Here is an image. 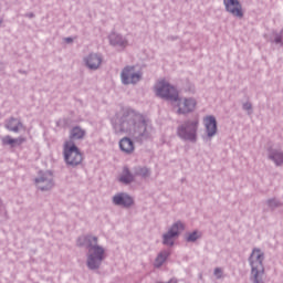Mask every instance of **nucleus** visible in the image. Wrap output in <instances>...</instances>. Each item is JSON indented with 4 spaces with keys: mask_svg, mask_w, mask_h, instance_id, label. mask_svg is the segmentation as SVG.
Masks as SVG:
<instances>
[{
    "mask_svg": "<svg viewBox=\"0 0 283 283\" xmlns=\"http://www.w3.org/2000/svg\"><path fill=\"white\" fill-rule=\"evenodd\" d=\"M271 43L277 45V48H282L283 45V36H274L271 39Z\"/></svg>",
    "mask_w": 283,
    "mask_h": 283,
    "instance_id": "nucleus-26",
    "label": "nucleus"
},
{
    "mask_svg": "<svg viewBox=\"0 0 283 283\" xmlns=\"http://www.w3.org/2000/svg\"><path fill=\"white\" fill-rule=\"evenodd\" d=\"M4 127L6 129H8V132H13V134H19V132L23 129V123H21V119L19 118L10 117L9 119L6 120Z\"/></svg>",
    "mask_w": 283,
    "mask_h": 283,
    "instance_id": "nucleus-15",
    "label": "nucleus"
},
{
    "mask_svg": "<svg viewBox=\"0 0 283 283\" xmlns=\"http://www.w3.org/2000/svg\"><path fill=\"white\" fill-rule=\"evenodd\" d=\"M252 283H264V251L260 248H253L248 259Z\"/></svg>",
    "mask_w": 283,
    "mask_h": 283,
    "instance_id": "nucleus-4",
    "label": "nucleus"
},
{
    "mask_svg": "<svg viewBox=\"0 0 283 283\" xmlns=\"http://www.w3.org/2000/svg\"><path fill=\"white\" fill-rule=\"evenodd\" d=\"M87 132L81 128V126H75L70 132V138L71 140H83Z\"/></svg>",
    "mask_w": 283,
    "mask_h": 283,
    "instance_id": "nucleus-19",
    "label": "nucleus"
},
{
    "mask_svg": "<svg viewBox=\"0 0 283 283\" xmlns=\"http://www.w3.org/2000/svg\"><path fill=\"white\" fill-rule=\"evenodd\" d=\"M182 231H185V223H182V221H176L172 223L168 228L167 232L161 235V243L164 247H174V244H176V240L180 238V233H182Z\"/></svg>",
    "mask_w": 283,
    "mask_h": 283,
    "instance_id": "nucleus-7",
    "label": "nucleus"
},
{
    "mask_svg": "<svg viewBox=\"0 0 283 283\" xmlns=\"http://www.w3.org/2000/svg\"><path fill=\"white\" fill-rule=\"evenodd\" d=\"M113 205L115 207H123L124 209H129L134 206V197L129 196L127 192H118L112 198Z\"/></svg>",
    "mask_w": 283,
    "mask_h": 283,
    "instance_id": "nucleus-12",
    "label": "nucleus"
},
{
    "mask_svg": "<svg viewBox=\"0 0 283 283\" xmlns=\"http://www.w3.org/2000/svg\"><path fill=\"white\" fill-rule=\"evenodd\" d=\"M203 126L206 129V136H203V140H211L216 134H218V120H216V116H206L203 118Z\"/></svg>",
    "mask_w": 283,
    "mask_h": 283,
    "instance_id": "nucleus-10",
    "label": "nucleus"
},
{
    "mask_svg": "<svg viewBox=\"0 0 283 283\" xmlns=\"http://www.w3.org/2000/svg\"><path fill=\"white\" fill-rule=\"evenodd\" d=\"M268 158L272 160L276 167L283 166V150L281 148H268Z\"/></svg>",
    "mask_w": 283,
    "mask_h": 283,
    "instance_id": "nucleus-14",
    "label": "nucleus"
},
{
    "mask_svg": "<svg viewBox=\"0 0 283 283\" xmlns=\"http://www.w3.org/2000/svg\"><path fill=\"white\" fill-rule=\"evenodd\" d=\"M64 43H67V44L74 43V39L73 38H65Z\"/></svg>",
    "mask_w": 283,
    "mask_h": 283,
    "instance_id": "nucleus-29",
    "label": "nucleus"
},
{
    "mask_svg": "<svg viewBox=\"0 0 283 283\" xmlns=\"http://www.w3.org/2000/svg\"><path fill=\"white\" fill-rule=\"evenodd\" d=\"M119 148L124 154H132L134 151V142L128 137H124L119 140Z\"/></svg>",
    "mask_w": 283,
    "mask_h": 283,
    "instance_id": "nucleus-20",
    "label": "nucleus"
},
{
    "mask_svg": "<svg viewBox=\"0 0 283 283\" xmlns=\"http://www.w3.org/2000/svg\"><path fill=\"white\" fill-rule=\"evenodd\" d=\"M1 144L3 146H11L14 147V138H12L10 135L0 137Z\"/></svg>",
    "mask_w": 283,
    "mask_h": 283,
    "instance_id": "nucleus-23",
    "label": "nucleus"
},
{
    "mask_svg": "<svg viewBox=\"0 0 283 283\" xmlns=\"http://www.w3.org/2000/svg\"><path fill=\"white\" fill-rule=\"evenodd\" d=\"M223 3L226 6V10L230 12V14H233V17H238L239 19H242V17H244V13L242 12V4H240V1L223 0Z\"/></svg>",
    "mask_w": 283,
    "mask_h": 283,
    "instance_id": "nucleus-13",
    "label": "nucleus"
},
{
    "mask_svg": "<svg viewBox=\"0 0 283 283\" xmlns=\"http://www.w3.org/2000/svg\"><path fill=\"white\" fill-rule=\"evenodd\" d=\"M155 93L156 96L164 98V101L178 103L177 114H191V112L196 111V105H198V102L193 97H179L176 86L169 84V82L165 80L156 83Z\"/></svg>",
    "mask_w": 283,
    "mask_h": 283,
    "instance_id": "nucleus-2",
    "label": "nucleus"
},
{
    "mask_svg": "<svg viewBox=\"0 0 283 283\" xmlns=\"http://www.w3.org/2000/svg\"><path fill=\"white\" fill-rule=\"evenodd\" d=\"M266 205L270 207V209H277V207H282V202L275 198L269 199Z\"/></svg>",
    "mask_w": 283,
    "mask_h": 283,
    "instance_id": "nucleus-24",
    "label": "nucleus"
},
{
    "mask_svg": "<svg viewBox=\"0 0 283 283\" xmlns=\"http://www.w3.org/2000/svg\"><path fill=\"white\" fill-rule=\"evenodd\" d=\"M77 247L87 249L86 266L90 271H98L106 258L105 248L98 244V237L87 234L77 239Z\"/></svg>",
    "mask_w": 283,
    "mask_h": 283,
    "instance_id": "nucleus-3",
    "label": "nucleus"
},
{
    "mask_svg": "<svg viewBox=\"0 0 283 283\" xmlns=\"http://www.w3.org/2000/svg\"><path fill=\"white\" fill-rule=\"evenodd\" d=\"M169 255H171V252L169 250H163L160 251L154 262L155 269H160L165 262L169 259Z\"/></svg>",
    "mask_w": 283,
    "mask_h": 283,
    "instance_id": "nucleus-17",
    "label": "nucleus"
},
{
    "mask_svg": "<svg viewBox=\"0 0 283 283\" xmlns=\"http://www.w3.org/2000/svg\"><path fill=\"white\" fill-rule=\"evenodd\" d=\"M25 143V137L13 138V147H19Z\"/></svg>",
    "mask_w": 283,
    "mask_h": 283,
    "instance_id": "nucleus-27",
    "label": "nucleus"
},
{
    "mask_svg": "<svg viewBox=\"0 0 283 283\" xmlns=\"http://www.w3.org/2000/svg\"><path fill=\"white\" fill-rule=\"evenodd\" d=\"M85 66L87 70L96 72L103 65V54L101 53H90L83 59Z\"/></svg>",
    "mask_w": 283,
    "mask_h": 283,
    "instance_id": "nucleus-11",
    "label": "nucleus"
},
{
    "mask_svg": "<svg viewBox=\"0 0 283 283\" xmlns=\"http://www.w3.org/2000/svg\"><path fill=\"white\" fill-rule=\"evenodd\" d=\"M133 174L135 177L143 178L144 180H147L151 176V169L148 167L143 166H136L133 168Z\"/></svg>",
    "mask_w": 283,
    "mask_h": 283,
    "instance_id": "nucleus-18",
    "label": "nucleus"
},
{
    "mask_svg": "<svg viewBox=\"0 0 283 283\" xmlns=\"http://www.w3.org/2000/svg\"><path fill=\"white\" fill-rule=\"evenodd\" d=\"M120 78L123 85H136L143 78V71L137 70L134 65H127L122 70Z\"/></svg>",
    "mask_w": 283,
    "mask_h": 283,
    "instance_id": "nucleus-8",
    "label": "nucleus"
},
{
    "mask_svg": "<svg viewBox=\"0 0 283 283\" xmlns=\"http://www.w3.org/2000/svg\"><path fill=\"white\" fill-rule=\"evenodd\" d=\"M198 129H200V119H186L177 127V136L180 140L187 143H198Z\"/></svg>",
    "mask_w": 283,
    "mask_h": 283,
    "instance_id": "nucleus-5",
    "label": "nucleus"
},
{
    "mask_svg": "<svg viewBox=\"0 0 283 283\" xmlns=\"http://www.w3.org/2000/svg\"><path fill=\"white\" fill-rule=\"evenodd\" d=\"M202 238V233L200 231L195 230L193 232H188L185 235L186 242H196L197 240H200Z\"/></svg>",
    "mask_w": 283,
    "mask_h": 283,
    "instance_id": "nucleus-22",
    "label": "nucleus"
},
{
    "mask_svg": "<svg viewBox=\"0 0 283 283\" xmlns=\"http://www.w3.org/2000/svg\"><path fill=\"white\" fill-rule=\"evenodd\" d=\"M115 134H129L136 143L154 138L156 130L147 116L129 108H124L116 115L113 124Z\"/></svg>",
    "mask_w": 283,
    "mask_h": 283,
    "instance_id": "nucleus-1",
    "label": "nucleus"
},
{
    "mask_svg": "<svg viewBox=\"0 0 283 283\" xmlns=\"http://www.w3.org/2000/svg\"><path fill=\"white\" fill-rule=\"evenodd\" d=\"M213 274L217 277V280H221V277H222V270L220 268H216Z\"/></svg>",
    "mask_w": 283,
    "mask_h": 283,
    "instance_id": "nucleus-28",
    "label": "nucleus"
},
{
    "mask_svg": "<svg viewBox=\"0 0 283 283\" xmlns=\"http://www.w3.org/2000/svg\"><path fill=\"white\" fill-rule=\"evenodd\" d=\"M242 109H244V112H248L249 116L253 114V105L251 104V102L243 103Z\"/></svg>",
    "mask_w": 283,
    "mask_h": 283,
    "instance_id": "nucleus-25",
    "label": "nucleus"
},
{
    "mask_svg": "<svg viewBox=\"0 0 283 283\" xmlns=\"http://www.w3.org/2000/svg\"><path fill=\"white\" fill-rule=\"evenodd\" d=\"M134 178H136L134 172L132 174V171H129V168L124 167L123 172L119 177V182H123V185H132V182H134Z\"/></svg>",
    "mask_w": 283,
    "mask_h": 283,
    "instance_id": "nucleus-21",
    "label": "nucleus"
},
{
    "mask_svg": "<svg viewBox=\"0 0 283 283\" xmlns=\"http://www.w3.org/2000/svg\"><path fill=\"white\" fill-rule=\"evenodd\" d=\"M63 154L64 160L70 167H78L83 163V154H81L74 142H66L64 144Z\"/></svg>",
    "mask_w": 283,
    "mask_h": 283,
    "instance_id": "nucleus-6",
    "label": "nucleus"
},
{
    "mask_svg": "<svg viewBox=\"0 0 283 283\" xmlns=\"http://www.w3.org/2000/svg\"><path fill=\"white\" fill-rule=\"evenodd\" d=\"M34 182L36 189L40 191H51V189H54V174L50 170H41L34 179Z\"/></svg>",
    "mask_w": 283,
    "mask_h": 283,
    "instance_id": "nucleus-9",
    "label": "nucleus"
},
{
    "mask_svg": "<svg viewBox=\"0 0 283 283\" xmlns=\"http://www.w3.org/2000/svg\"><path fill=\"white\" fill-rule=\"evenodd\" d=\"M108 41L115 50H125L127 48V39L124 36H111Z\"/></svg>",
    "mask_w": 283,
    "mask_h": 283,
    "instance_id": "nucleus-16",
    "label": "nucleus"
}]
</instances>
